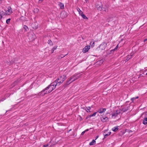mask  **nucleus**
Instances as JSON below:
<instances>
[{
    "instance_id": "nucleus-1",
    "label": "nucleus",
    "mask_w": 147,
    "mask_h": 147,
    "mask_svg": "<svg viewBox=\"0 0 147 147\" xmlns=\"http://www.w3.org/2000/svg\"><path fill=\"white\" fill-rule=\"evenodd\" d=\"M57 86V83L56 82H53L51 83L47 88L45 89L41 92L42 93L45 92L44 94H48L51 92L53 89H55Z\"/></svg>"
},
{
    "instance_id": "nucleus-2",
    "label": "nucleus",
    "mask_w": 147,
    "mask_h": 147,
    "mask_svg": "<svg viewBox=\"0 0 147 147\" xmlns=\"http://www.w3.org/2000/svg\"><path fill=\"white\" fill-rule=\"evenodd\" d=\"M66 79V76L64 75L59 77L58 79L55 80L54 82H56V83H57V86H59L63 83Z\"/></svg>"
},
{
    "instance_id": "nucleus-3",
    "label": "nucleus",
    "mask_w": 147,
    "mask_h": 147,
    "mask_svg": "<svg viewBox=\"0 0 147 147\" xmlns=\"http://www.w3.org/2000/svg\"><path fill=\"white\" fill-rule=\"evenodd\" d=\"M107 45V43L105 42H102L96 49V50L98 51H101L102 50H104L106 48Z\"/></svg>"
},
{
    "instance_id": "nucleus-4",
    "label": "nucleus",
    "mask_w": 147,
    "mask_h": 147,
    "mask_svg": "<svg viewBox=\"0 0 147 147\" xmlns=\"http://www.w3.org/2000/svg\"><path fill=\"white\" fill-rule=\"evenodd\" d=\"M112 118L115 119L120 115V111L119 110H117L112 113Z\"/></svg>"
},
{
    "instance_id": "nucleus-5",
    "label": "nucleus",
    "mask_w": 147,
    "mask_h": 147,
    "mask_svg": "<svg viewBox=\"0 0 147 147\" xmlns=\"http://www.w3.org/2000/svg\"><path fill=\"white\" fill-rule=\"evenodd\" d=\"M5 14L9 15L12 13V11L11 7H8L6 9H5Z\"/></svg>"
},
{
    "instance_id": "nucleus-6",
    "label": "nucleus",
    "mask_w": 147,
    "mask_h": 147,
    "mask_svg": "<svg viewBox=\"0 0 147 147\" xmlns=\"http://www.w3.org/2000/svg\"><path fill=\"white\" fill-rule=\"evenodd\" d=\"M80 77V76H77V75L74 74L69 78H70L72 82H73L78 79Z\"/></svg>"
},
{
    "instance_id": "nucleus-7",
    "label": "nucleus",
    "mask_w": 147,
    "mask_h": 147,
    "mask_svg": "<svg viewBox=\"0 0 147 147\" xmlns=\"http://www.w3.org/2000/svg\"><path fill=\"white\" fill-rule=\"evenodd\" d=\"M90 48V46L89 45L85 46L82 50V52L85 53L87 52Z\"/></svg>"
},
{
    "instance_id": "nucleus-8",
    "label": "nucleus",
    "mask_w": 147,
    "mask_h": 147,
    "mask_svg": "<svg viewBox=\"0 0 147 147\" xmlns=\"http://www.w3.org/2000/svg\"><path fill=\"white\" fill-rule=\"evenodd\" d=\"M72 82L70 78H68V79H67V80H66V81L65 82V83L64 85V87H66L67 86L69 85Z\"/></svg>"
},
{
    "instance_id": "nucleus-9",
    "label": "nucleus",
    "mask_w": 147,
    "mask_h": 147,
    "mask_svg": "<svg viewBox=\"0 0 147 147\" xmlns=\"http://www.w3.org/2000/svg\"><path fill=\"white\" fill-rule=\"evenodd\" d=\"M28 37L30 41H32L35 38V36L34 34H32L31 35L30 34L28 36Z\"/></svg>"
},
{
    "instance_id": "nucleus-10",
    "label": "nucleus",
    "mask_w": 147,
    "mask_h": 147,
    "mask_svg": "<svg viewBox=\"0 0 147 147\" xmlns=\"http://www.w3.org/2000/svg\"><path fill=\"white\" fill-rule=\"evenodd\" d=\"M67 16V13L65 11H63L61 13V16L62 18H66Z\"/></svg>"
},
{
    "instance_id": "nucleus-11",
    "label": "nucleus",
    "mask_w": 147,
    "mask_h": 147,
    "mask_svg": "<svg viewBox=\"0 0 147 147\" xmlns=\"http://www.w3.org/2000/svg\"><path fill=\"white\" fill-rule=\"evenodd\" d=\"M106 111V109L105 108H100L97 111L98 112L100 113H102L103 112Z\"/></svg>"
},
{
    "instance_id": "nucleus-12",
    "label": "nucleus",
    "mask_w": 147,
    "mask_h": 147,
    "mask_svg": "<svg viewBox=\"0 0 147 147\" xmlns=\"http://www.w3.org/2000/svg\"><path fill=\"white\" fill-rule=\"evenodd\" d=\"M100 119L102 122H105L107 121L109 118L107 117H103L100 118Z\"/></svg>"
},
{
    "instance_id": "nucleus-13",
    "label": "nucleus",
    "mask_w": 147,
    "mask_h": 147,
    "mask_svg": "<svg viewBox=\"0 0 147 147\" xmlns=\"http://www.w3.org/2000/svg\"><path fill=\"white\" fill-rule=\"evenodd\" d=\"M67 54L65 55H63L61 54L60 55L58 56L57 59H61V58H63V57H64L66 55H67Z\"/></svg>"
},
{
    "instance_id": "nucleus-14",
    "label": "nucleus",
    "mask_w": 147,
    "mask_h": 147,
    "mask_svg": "<svg viewBox=\"0 0 147 147\" xmlns=\"http://www.w3.org/2000/svg\"><path fill=\"white\" fill-rule=\"evenodd\" d=\"M119 129L118 127L117 126L113 128L112 129V130L114 132H116Z\"/></svg>"
},
{
    "instance_id": "nucleus-15",
    "label": "nucleus",
    "mask_w": 147,
    "mask_h": 147,
    "mask_svg": "<svg viewBox=\"0 0 147 147\" xmlns=\"http://www.w3.org/2000/svg\"><path fill=\"white\" fill-rule=\"evenodd\" d=\"M84 109L87 112H88V111H87L90 110L91 109V107H85L82 108Z\"/></svg>"
},
{
    "instance_id": "nucleus-16",
    "label": "nucleus",
    "mask_w": 147,
    "mask_h": 147,
    "mask_svg": "<svg viewBox=\"0 0 147 147\" xmlns=\"http://www.w3.org/2000/svg\"><path fill=\"white\" fill-rule=\"evenodd\" d=\"M57 46H55L51 50V54H52L53 53L54 51L57 49Z\"/></svg>"
},
{
    "instance_id": "nucleus-17",
    "label": "nucleus",
    "mask_w": 147,
    "mask_h": 147,
    "mask_svg": "<svg viewBox=\"0 0 147 147\" xmlns=\"http://www.w3.org/2000/svg\"><path fill=\"white\" fill-rule=\"evenodd\" d=\"M129 109V108L128 107H124L122 109V111L123 112H125L127 110Z\"/></svg>"
},
{
    "instance_id": "nucleus-18",
    "label": "nucleus",
    "mask_w": 147,
    "mask_h": 147,
    "mask_svg": "<svg viewBox=\"0 0 147 147\" xmlns=\"http://www.w3.org/2000/svg\"><path fill=\"white\" fill-rule=\"evenodd\" d=\"M132 55H128L127 57V58L126 59V61H127L128 60H129L130 58H131V56H132Z\"/></svg>"
},
{
    "instance_id": "nucleus-19",
    "label": "nucleus",
    "mask_w": 147,
    "mask_h": 147,
    "mask_svg": "<svg viewBox=\"0 0 147 147\" xmlns=\"http://www.w3.org/2000/svg\"><path fill=\"white\" fill-rule=\"evenodd\" d=\"M97 9L100 11H101L102 9V6H99L98 5H97L96 7Z\"/></svg>"
},
{
    "instance_id": "nucleus-20",
    "label": "nucleus",
    "mask_w": 147,
    "mask_h": 147,
    "mask_svg": "<svg viewBox=\"0 0 147 147\" xmlns=\"http://www.w3.org/2000/svg\"><path fill=\"white\" fill-rule=\"evenodd\" d=\"M143 123L146 125L147 124V118L146 117L144 118L143 121Z\"/></svg>"
},
{
    "instance_id": "nucleus-21",
    "label": "nucleus",
    "mask_w": 147,
    "mask_h": 147,
    "mask_svg": "<svg viewBox=\"0 0 147 147\" xmlns=\"http://www.w3.org/2000/svg\"><path fill=\"white\" fill-rule=\"evenodd\" d=\"M103 10L105 11H107L108 10V8L106 6H105L104 7L102 8Z\"/></svg>"
},
{
    "instance_id": "nucleus-22",
    "label": "nucleus",
    "mask_w": 147,
    "mask_h": 147,
    "mask_svg": "<svg viewBox=\"0 0 147 147\" xmlns=\"http://www.w3.org/2000/svg\"><path fill=\"white\" fill-rule=\"evenodd\" d=\"M59 5L61 9H64V5L61 3H59Z\"/></svg>"
},
{
    "instance_id": "nucleus-23",
    "label": "nucleus",
    "mask_w": 147,
    "mask_h": 147,
    "mask_svg": "<svg viewBox=\"0 0 147 147\" xmlns=\"http://www.w3.org/2000/svg\"><path fill=\"white\" fill-rule=\"evenodd\" d=\"M96 141L95 140H93L92 142H90V144L89 145H93L94 144H95Z\"/></svg>"
},
{
    "instance_id": "nucleus-24",
    "label": "nucleus",
    "mask_w": 147,
    "mask_h": 147,
    "mask_svg": "<svg viewBox=\"0 0 147 147\" xmlns=\"http://www.w3.org/2000/svg\"><path fill=\"white\" fill-rule=\"evenodd\" d=\"M103 62V60H101L100 61H98L97 62V64L99 65H101L102 64Z\"/></svg>"
},
{
    "instance_id": "nucleus-25",
    "label": "nucleus",
    "mask_w": 147,
    "mask_h": 147,
    "mask_svg": "<svg viewBox=\"0 0 147 147\" xmlns=\"http://www.w3.org/2000/svg\"><path fill=\"white\" fill-rule=\"evenodd\" d=\"M90 44L92 47H93L94 46V42L93 41H92L90 42Z\"/></svg>"
},
{
    "instance_id": "nucleus-26",
    "label": "nucleus",
    "mask_w": 147,
    "mask_h": 147,
    "mask_svg": "<svg viewBox=\"0 0 147 147\" xmlns=\"http://www.w3.org/2000/svg\"><path fill=\"white\" fill-rule=\"evenodd\" d=\"M113 17H109L108 18H107V20L108 22H109L110 21H112L113 20Z\"/></svg>"
},
{
    "instance_id": "nucleus-27",
    "label": "nucleus",
    "mask_w": 147,
    "mask_h": 147,
    "mask_svg": "<svg viewBox=\"0 0 147 147\" xmlns=\"http://www.w3.org/2000/svg\"><path fill=\"white\" fill-rule=\"evenodd\" d=\"M48 43L50 45L52 46L53 45V43L52 42L51 40H48Z\"/></svg>"
},
{
    "instance_id": "nucleus-28",
    "label": "nucleus",
    "mask_w": 147,
    "mask_h": 147,
    "mask_svg": "<svg viewBox=\"0 0 147 147\" xmlns=\"http://www.w3.org/2000/svg\"><path fill=\"white\" fill-rule=\"evenodd\" d=\"M24 28L25 29V30L26 31H27L28 30V27L26 25H24Z\"/></svg>"
},
{
    "instance_id": "nucleus-29",
    "label": "nucleus",
    "mask_w": 147,
    "mask_h": 147,
    "mask_svg": "<svg viewBox=\"0 0 147 147\" xmlns=\"http://www.w3.org/2000/svg\"><path fill=\"white\" fill-rule=\"evenodd\" d=\"M97 113V112H95L93 114H92V115H90L89 117H94V116H95V115H96V114Z\"/></svg>"
},
{
    "instance_id": "nucleus-30",
    "label": "nucleus",
    "mask_w": 147,
    "mask_h": 147,
    "mask_svg": "<svg viewBox=\"0 0 147 147\" xmlns=\"http://www.w3.org/2000/svg\"><path fill=\"white\" fill-rule=\"evenodd\" d=\"M111 132H109L107 134L104 135L105 138H107L108 136L110 135L111 134Z\"/></svg>"
},
{
    "instance_id": "nucleus-31",
    "label": "nucleus",
    "mask_w": 147,
    "mask_h": 147,
    "mask_svg": "<svg viewBox=\"0 0 147 147\" xmlns=\"http://www.w3.org/2000/svg\"><path fill=\"white\" fill-rule=\"evenodd\" d=\"M1 18L3 16H4L5 14V12L4 13V12L3 11H1Z\"/></svg>"
},
{
    "instance_id": "nucleus-32",
    "label": "nucleus",
    "mask_w": 147,
    "mask_h": 147,
    "mask_svg": "<svg viewBox=\"0 0 147 147\" xmlns=\"http://www.w3.org/2000/svg\"><path fill=\"white\" fill-rule=\"evenodd\" d=\"M81 16L84 18V19H88V18L86 17V16L83 13L82 16Z\"/></svg>"
},
{
    "instance_id": "nucleus-33",
    "label": "nucleus",
    "mask_w": 147,
    "mask_h": 147,
    "mask_svg": "<svg viewBox=\"0 0 147 147\" xmlns=\"http://www.w3.org/2000/svg\"><path fill=\"white\" fill-rule=\"evenodd\" d=\"M118 45H117L116 47L113 49L111 50V52H112V51H115V50H116L118 48Z\"/></svg>"
},
{
    "instance_id": "nucleus-34",
    "label": "nucleus",
    "mask_w": 147,
    "mask_h": 147,
    "mask_svg": "<svg viewBox=\"0 0 147 147\" xmlns=\"http://www.w3.org/2000/svg\"><path fill=\"white\" fill-rule=\"evenodd\" d=\"M79 10H80V11H79V14L81 16L83 14V13L82 11L80 10V9H79Z\"/></svg>"
},
{
    "instance_id": "nucleus-35",
    "label": "nucleus",
    "mask_w": 147,
    "mask_h": 147,
    "mask_svg": "<svg viewBox=\"0 0 147 147\" xmlns=\"http://www.w3.org/2000/svg\"><path fill=\"white\" fill-rule=\"evenodd\" d=\"M138 98V97L137 96L135 98L134 97L133 98H132L131 99V100L132 101V102H133V100L134 99H136V98Z\"/></svg>"
},
{
    "instance_id": "nucleus-36",
    "label": "nucleus",
    "mask_w": 147,
    "mask_h": 147,
    "mask_svg": "<svg viewBox=\"0 0 147 147\" xmlns=\"http://www.w3.org/2000/svg\"><path fill=\"white\" fill-rule=\"evenodd\" d=\"M11 19L10 18L6 20V22L7 24H8L10 21Z\"/></svg>"
},
{
    "instance_id": "nucleus-37",
    "label": "nucleus",
    "mask_w": 147,
    "mask_h": 147,
    "mask_svg": "<svg viewBox=\"0 0 147 147\" xmlns=\"http://www.w3.org/2000/svg\"><path fill=\"white\" fill-rule=\"evenodd\" d=\"M20 19L22 20H25V18L24 17H21Z\"/></svg>"
},
{
    "instance_id": "nucleus-38",
    "label": "nucleus",
    "mask_w": 147,
    "mask_h": 147,
    "mask_svg": "<svg viewBox=\"0 0 147 147\" xmlns=\"http://www.w3.org/2000/svg\"><path fill=\"white\" fill-rule=\"evenodd\" d=\"M49 145V144H45L43 145V147H47V146H48Z\"/></svg>"
},
{
    "instance_id": "nucleus-39",
    "label": "nucleus",
    "mask_w": 147,
    "mask_h": 147,
    "mask_svg": "<svg viewBox=\"0 0 147 147\" xmlns=\"http://www.w3.org/2000/svg\"><path fill=\"white\" fill-rule=\"evenodd\" d=\"M38 11L39 10L37 9H34V12L37 13Z\"/></svg>"
},
{
    "instance_id": "nucleus-40",
    "label": "nucleus",
    "mask_w": 147,
    "mask_h": 147,
    "mask_svg": "<svg viewBox=\"0 0 147 147\" xmlns=\"http://www.w3.org/2000/svg\"><path fill=\"white\" fill-rule=\"evenodd\" d=\"M85 131H83V132H82L81 134V135H84V134L85 133Z\"/></svg>"
},
{
    "instance_id": "nucleus-41",
    "label": "nucleus",
    "mask_w": 147,
    "mask_h": 147,
    "mask_svg": "<svg viewBox=\"0 0 147 147\" xmlns=\"http://www.w3.org/2000/svg\"><path fill=\"white\" fill-rule=\"evenodd\" d=\"M144 74H145L146 75L147 74V72L146 71H145L144 72Z\"/></svg>"
},
{
    "instance_id": "nucleus-42",
    "label": "nucleus",
    "mask_w": 147,
    "mask_h": 147,
    "mask_svg": "<svg viewBox=\"0 0 147 147\" xmlns=\"http://www.w3.org/2000/svg\"><path fill=\"white\" fill-rule=\"evenodd\" d=\"M43 0H39V2H41Z\"/></svg>"
},
{
    "instance_id": "nucleus-43",
    "label": "nucleus",
    "mask_w": 147,
    "mask_h": 147,
    "mask_svg": "<svg viewBox=\"0 0 147 147\" xmlns=\"http://www.w3.org/2000/svg\"><path fill=\"white\" fill-rule=\"evenodd\" d=\"M1 19V11L0 10V20Z\"/></svg>"
},
{
    "instance_id": "nucleus-44",
    "label": "nucleus",
    "mask_w": 147,
    "mask_h": 147,
    "mask_svg": "<svg viewBox=\"0 0 147 147\" xmlns=\"http://www.w3.org/2000/svg\"><path fill=\"white\" fill-rule=\"evenodd\" d=\"M82 117H80V121L82 120Z\"/></svg>"
},
{
    "instance_id": "nucleus-45",
    "label": "nucleus",
    "mask_w": 147,
    "mask_h": 147,
    "mask_svg": "<svg viewBox=\"0 0 147 147\" xmlns=\"http://www.w3.org/2000/svg\"><path fill=\"white\" fill-rule=\"evenodd\" d=\"M89 130V129H86V130H85V132L86 131H88Z\"/></svg>"
},
{
    "instance_id": "nucleus-46",
    "label": "nucleus",
    "mask_w": 147,
    "mask_h": 147,
    "mask_svg": "<svg viewBox=\"0 0 147 147\" xmlns=\"http://www.w3.org/2000/svg\"><path fill=\"white\" fill-rule=\"evenodd\" d=\"M2 29V28L1 26L0 25V30H1Z\"/></svg>"
},
{
    "instance_id": "nucleus-47",
    "label": "nucleus",
    "mask_w": 147,
    "mask_h": 147,
    "mask_svg": "<svg viewBox=\"0 0 147 147\" xmlns=\"http://www.w3.org/2000/svg\"><path fill=\"white\" fill-rule=\"evenodd\" d=\"M146 40H147V38L146 39H144V41L145 42V41H146Z\"/></svg>"
},
{
    "instance_id": "nucleus-48",
    "label": "nucleus",
    "mask_w": 147,
    "mask_h": 147,
    "mask_svg": "<svg viewBox=\"0 0 147 147\" xmlns=\"http://www.w3.org/2000/svg\"><path fill=\"white\" fill-rule=\"evenodd\" d=\"M98 137V136H96V139H95V140H96Z\"/></svg>"
},
{
    "instance_id": "nucleus-49",
    "label": "nucleus",
    "mask_w": 147,
    "mask_h": 147,
    "mask_svg": "<svg viewBox=\"0 0 147 147\" xmlns=\"http://www.w3.org/2000/svg\"><path fill=\"white\" fill-rule=\"evenodd\" d=\"M2 3V0H0V4L1 3Z\"/></svg>"
},
{
    "instance_id": "nucleus-50",
    "label": "nucleus",
    "mask_w": 147,
    "mask_h": 147,
    "mask_svg": "<svg viewBox=\"0 0 147 147\" xmlns=\"http://www.w3.org/2000/svg\"><path fill=\"white\" fill-rule=\"evenodd\" d=\"M79 9H80L79 8H78V12H79V11H80V10H79Z\"/></svg>"
},
{
    "instance_id": "nucleus-51",
    "label": "nucleus",
    "mask_w": 147,
    "mask_h": 147,
    "mask_svg": "<svg viewBox=\"0 0 147 147\" xmlns=\"http://www.w3.org/2000/svg\"><path fill=\"white\" fill-rule=\"evenodd\" d=\"M86 1L87 0H85Z\"/></svg>"
}]
</instances>
